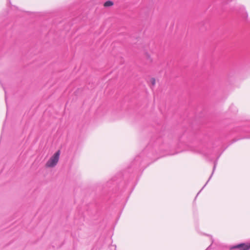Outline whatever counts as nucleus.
I'll list each match as a JSON object with an SVG mask.
<instances>
[{"label": "nucleus", "mask_w": 250, "mask_h": 250, "mask_svg": "<svg viewBox=\"0 0 250 250\" xmlns=\"http://www.w3.org/2000/svg\"><path fill=\"white\" fill-rule=\"evenodd\" d=\"M216 166V163L215 162V163H214V167H213V171H212V173H211V174L210 176L209 177V179H208V181L206 182V183L205 184V185H204V186L203 187V188H202L201 189H203V188H204V187L207 185V184H208V181L210 180V179H211V177H212V175H213V172H214V170H215V169ZM201 190H200V191L198 193V194H197V195H198L199 194V193L201 192Z\"/></svg>", "instance_id": "3"}, {"label": "nucleus", "mask_w": 250, "mask_h": 250, "mask_svg": "<svg viewBox=\"0 0 250 250\" xmlns=\"http://www.w3.org/2000/svg\"><path fill=\"white\" fill-rule=\"evenodd\" d=\"M201 153H203V154H204V155H206V153H204V152H202H202H201Z\"/></svg>", "instance_id": "6"}, {"label": "nucleus", "mask_w": 250, "mask_h": 250, "mask_svg": "<svg viewBox=\"0 0 250 250\" xmlns=\"http://www.w3.org/2000/svg\"><path fill=\"white\" fill-rule=\"evenodd\" d=\"M60 151L58 150L49 159L46 163L47 167H53L57 164L60 157Z\"/></svg>", "instance_id": "1"}, {"label": "nucleus", "mask_w": 250, "mask_h": 250, "mask_svg": "<svg viewBox=\"0 0 250 250\" xmlns=\"http://www.w3.org/2000/svg\"><path fill=\"white\" fill-rule=\"evenodd\" d=\"M113 5V2L112 1H107L105 2H104V7H109Z\"/></svg>", "instance_id": "4"}, {"label": "nucleus", "mask_w": 250, "mask_h": 250, "mask_svg": "<svg viewBox=\"0 0 250 250\" xmlns=\"http://www.w3.org/2000/svg\"><path fill=\"white\" fill-rule=\"evenodd\" d=\"M150 82L152 86H154L155 84V79L154 78L150 79Z\"/></svg>", "instance_id": "5"}, {"label": "nucleus", "mask_w": 250, "mask_h": 250, "mask_svg": "<svg viewBox=\"0 0 250 250\" xmlns=\"http://www.w3.org/2000/svg\"><path fill=\"white\" fill-rule=\"evenodd\" d=\"M237 249L239 250H249L250 249V244H245L242 243L232 246L230 249Z\"/></svg>", "instance_id": "2"}, {"label": "nucleus", "mask_w": 250, "mask_h": 250, "mask_svg": "<svg viewBox=\"0 0 250 250\" xmlns=\"http://www.w3.org/2000/svg\"><path fill=\"white\" fill-rule=\"evenodd\" d=\"M6 100H7V97H6V95H5V101H6Z\"/></svg>", "instance_id": "7"}, {"label": "nucleus", "mask_w": 250, "mask_h": 250, "mask_svg": "<svg viewBox=\"0 0 250 250\" xmlns=\"http://www.w3.org/2000/svg\"><path fill=\"white\" fill-rule=\"evenodd\" d=\"M210 247V246H209V247L207 249V250H208Z\"/></svg>", "instance_id": "8"}]
</instances>
